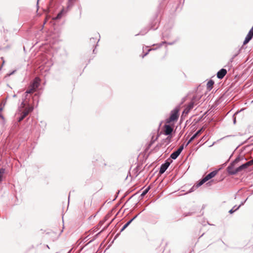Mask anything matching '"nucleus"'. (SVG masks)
Here are the masks:
<instances>
[{"label":"nucleus","mask_w":253,"mask_h":253,"mask_svg":"<svg viewBox=\"0 0 253 253\" xmlns=\"http://www.w3.org/2000/svg\"><path fill=\"white\" fill-rule=\"evenodd\" d=\"M193 138L191 137L190 138V139L188 140V141L187 142H188V144H190L193 140Z\"/></svg>","instance_id":"nucleus-29"},{"label":"nucleus","mask_w":253,"mask_h":253,"mask_svg":"<svg viewBox=\"0 0 253 253\" xmlns=\"http://www.w3.org/2000/svg\"><path fill=\"white\" fill-rule=\"evenodd\" d=\"M151 50H152V49H151V48H150V49H148V51H147L146 53H145L143 55H142V58H144L145 56H146V55L148 54V52H149L150 51H151Z\"/></svg>","instance_id":"nucleus-26"},{"label":"nucleus","mask_w":253,"mask_h":253,"mask_svg":"<svg viewBox=\"0 0 253 253\" xmlns=\"http://www.w3.org/2000/svg\"><path fill=\"white\" fill-rule=\"evenodd\" d=\"M148 32V30H146L145 32L143 33L142 32H141L139 34L140 35H144L145 34H146L147 32Z\"/></svg>","instance_id":"nucleus-30"},{"label":"nucleus","mask_w":253,"mask_h":253,"mask_svg":"<svg viewBox=\"0 0 253 253\" xmlns=\"http://www.w3.org/2000/svg\"><path fill=\"white\" fill-rule=\"evenodd\" d=\"M178 112L179 109L177 107L172 110L171 111L169 118L167 120V123H170L171 122L177 121L179 116Z\"/></svg>","instance_id":"nucleus-1"},{"label":"nucleus","mask_w":253,"mask_h":253,"mask_svg":"<svg viewBox=\"0 0 253 253\" xmlns=\"http://www.w3.org/2000/svg\"><path fill=\"white\" fill-rule=\"evenodd\" d=\"M33 110V107L32 106H29L25 108L24 111L22 112L21 116L25 118L28 114Z\"/></svg>","instance_id":"nucleus-7"},{"label":"nucleus","mask_w":253,"mask_h":253,"mask_svg":"<svg viewBox=\"0 0 253 253\" xmlns=\"http://www.w3.org/2000/svg\"><path fill=\"white\" fill-rule=\"evenodd\" d=\"M189 144H188V142L186 143V146H187V145H188Z\"/></svg>","instance_id":"nucleus-36"},{"label":"nucleus","mask_w":253,"mask_h":253,"mask_svg":"<svg viewBox=\"0 0 253 253\" xmlns=\"http://www.w3.org/2000/svg\"><path fill=\"white\" fill-rule=\"evenodd\" d=\"M253 38L250 35H249L248 34H247V36L245 38V41L243 42V44L245 45L247 43H248L250 40Z\"/></svg>","instance_id":"nucleus-15"},{"label":"nucleus","mask_w":253,"mask_h":253,"mask_svg":"<svg viewBox=\"0 0 253 253\" xmlns=\"http://www.w3.org/2000/svg\"><path fill=\"white\" fill-rule=\"evenodd\" d=\"M90 42H92V41H94V38H91V39H90Z\"/></svg>","instance_id":"nucleus-35"},{"label":"nucleus","mask_w":253,"mask_h":253,"mask_svg":"<svg viewBox=\"0 0 253 253\" xmlns=\"http://www.w3.org/2000/svg\"><path fill=\"white\" fill-rule=\"evenodd\" d=\"M36 89L32 87V86H30V88L28 89L25 92V95L22 98V102H21V104L20 105V107L24 108L26 106V103H25V99L26 98L27 95L28 94H30L33 92H34Z\"/></svg>","instance_id":"nucleus-4"},{"label":"nucleus","mask_w":253,"mask_h":253,"mask_svg":"<svg viewBox=\"0 0 253 253\" xmlns=\"http://www.w3.org/2000/svg\"><path fill=\"white\" fill-rule=\"evenodd\" d=\"M24 119V118L23 117H22V116H21L18 119V121L19 122H21V121H22L23 119Z\"/></svg>","instance_id":"nucleus-27"},{"label":"nucleus","mask_w":253,"mask_h":253,"mask_svg":"<svg viewBox=\"0 0 253 253\" xmlns=\"http://www.w3.org/2000/svg\"><path fill=\"white\" fill-rule=\"evenodd\" d=\"M233 122H234V124H236V118L235 117H234V119H233Z\"/></svg>","instance_id":"nucleus-34"},{"label":"nucleus","mask_w":253,"mask_h":253,"mask_svg":"<svg viewBox=\"0 0 253 253\" xmlns=\"http://www.w3.org/2000/svg\"><path fill=\"white\" fill-rule=\"evenodd\" d=\"M249 166L248 165L247 162L244 164L242 165L239 166L237 168H236V171L234 172V173H237L239 172L247 169Z\"/></svg>","instance_id":"nucleus-12"},{"label":"nucleus","mask_w":253,"mask_h":253,"mask_svg":"<svg viewBox=\"0 0 253 253\" xmlns=\"http://www.w3.org/2000/svg\"><path fill=\"white\" fill-rule=\"evenodd\" d=\"M242 47L241 48H240L238 50V51H237L235 54H234L233 55L232 57L231 58V59H230V61L231 62H232L233 61L234 59V58H235V57H236V56H237V55L240 53V51H241V49H242Z\"/></svg>","instance_id":"nucleus-19"},{"label":"nucleus","mask_w":253,"mask_h":253,"mask_svg":"<svg viewBox=\"0 0 253 253\" xmlns=\"http://www.w3.org/2000/svg\"><path fill=\"white\" fill-rule=\"evenodd\" d=\"M138 214L137 215H136L135 216H134L132 219H131L130 220H132V221L135 219L136 218V217L137 216Z\"/></svg>","instance_id":"nucleus-32"},{"label":"nucleus","mask_w":253,"mask_h":253,"mask_svg":"<svg viewBox=\"0 0 253 253\" xmlns=\"http://www.w3.org/2000/svg\"><path fill=\"white\" fill-rule=\"evenodd\" d=\"M203 130V128H201L199 130H198L192 136V137L194 139L195 138H196L198 135H200V134L202 132Z\"/></svg>","instance_id":"nucleus-18"},{"label":"nucleus","mask_w":253,"mask_h":253,"mask_svg":"<svg viewBox=\"0 0 253 253\" xmlns=\"http://www.w3.org/2000/svg\"><path fill=\"white\" fill-rule=\"evenodd\" d=\"M40 83V80L39 78H36L31 84L30 85L31 86L36 89L39 86Z\"/></svg>","instance_id":"nucleus-10"},{"label":"nucleus","mask_w":253,"mask_h":253,"mask_svg":"<svg viewBox=\"0 0 253 253\" xmlns=\"http://www.w3.org/2000/svg\"><path fill=\"white\" fill-rule=\"evenodd\" d=\"M16 96V95H14L13 97H15Z\"/></svg>","instance_id":"nucleus-38"},{"label":"nucleus","mask_w":253,"mask_h":253,"mask_svg":"<svg viewBox=\"0 0 253 253\" xmlns=\"http://www.w3.org/2000/svg\"><path fill=\"white\" fill-rule=\"evenodd\" d=\"M132 222V220H129L128 222H127L124 225V226L123 227V228H122L121 231H123L124 230H125V229H126L130 224V223Z\"/></svg>","instance_id":"nucleus-20"},{"label":"nucleus","mask_w":253,"mask_h":253,"mask_svg":"<svg viewBox=\"0 0 253 253\" xmlns=\"http://www.w3.org/2000/svg\"><path fill=\"white\" fill-rule=\"evenodd\" d=\"M183 149H184V145H181L176 151L172 152L171 154L170 157L173 160L176 159L178 157V156L180 155V154L181 153L182 151L183 150Z\"/></svg>","instance_id":"nucleus-5"},{"label":"nucleus","mask_w":253,"mask_h":253,"mask_svg":"<svg viewBox=\"0 0 253 253\" xmlns=\"http://www.w3.org/2000/svg\"><path fill=\"white\" fill-rule=\"evenodd\" d=\"M33 110V107L32 106H29L25 108L24 111L22 112L21 116L25 118L28 114Z\"/></svg>","instance_id":"nucleus-8"},{"label":"nucleus","mask_w":253,"mask_h":253,"mask_svg":"<svg viewBox=\"0 0 253 253\" xmlns=\"http://www.w3.org/2000/svg\"><path fill=\"white\" fill-rule=\"evenodd\" d=\"M194 107V103L190 102L183 111V113L188 114L189 111Z\"/></svg>","instance_id":"nucleus-13"},{"label":"nucleus","mask_w":253,"mask_h":253,"mask_svg":"<svg viewBox=\"0 0 253 253\" xmlns=\"http://www.w3.org/2000/svg\"><path fill=\"white\" fill-rule=\"evenodd\" d=\"M170 163L168 161H166L165 163L163 164L160 167L159 173L160 174L164 173L167 169L168 168L169 166L170 165Z\"/></svg>","instance_id":"nucleus-6"},{"label":"nucleus","mask_w":253,"mask_h":253,"mask_svg":"<svg viewBox=\"0 0 253 253\" xmlns=\"http://www.w3.org/2000/svg\"><path fill=\"white\" fill-rule=\"evenodd\" d=\"M248 34L250 35L252 37H253V31L250 30L248 33Z\"/></svg>","instance_id":"nucleus-25"},{"label":"nucleus","mask_w":253,"mask_h":253,"mask_svg":"<svg viewBox=\"0 0 253 253\" xmlns=\"http://www.w3.org/2000/svg\"><path fill=\"white\" fill-rule=\"evenodd\" d=\"M193 138L191 137L190 138V139L188 140V141L187 142H188V144H190L193 140Z\"/></svg>","instance_id":"nucleus-28"},{"label":"nucleus","mask_w":253,"mask_h":253,"mask_svg":"<svg viewBox=\"0 0 253 253\" xmlns=\"http://www.w3.org/2000/svg\"><path fill=\"white\" fill-rule=\"evenodd\" d=\"M247 163L249 166L253 165V159L250 160V161L248 162Z\"/></svg>","instance_id":"nucleus-24"},{"label":"nucleus","mask_w":253,"mask_h":253,"mask_svg":"<svg viewBox=\"0 0 253 253\" xmlns=\"http://www.w3.org/2000/svg\"><path fill=\"white\" fill-rule=\"evenodd\" d=\"M218 171L217 170H213L212 172L209 173L208 175H207L204 178L202 179L199 183L197 184V187H199L203 185L204 183H205L208 180H210V179L212 178L214 176H215L216 174L217 173Z\"/></svg>","instance_id":"nucleus-2"},{"label":"nucleus","mask_w":253,"mask_h":253,"mask_svg":"<svg viewBox=\"0 0 253 253\" xmlns=\"http://www.w3.org/2000/svg\"><path fill=\"white\" fill-rule=\"evenodd\" d=\"M251 30H252V31H253V26L252 27V28L251 29Z\"/></svg>","instance_id":"nucleus-37"},{"label":"nucleus","mask_w":253,"mask_h":253,"mask_svg":"<svg viewBox=\"0 0 253 253\" xmlns=\"http://www.w3.org/2000/svg\"><path fill=\"white\" fill-rule=\"evenodd\" d=\"M5 169L3 168L0 169V182L2 180V175L4 173Z\"/></svg>","instance_id":"nucleus-21"},{"label":"nucleus","mask_w":253,"mask_h":253,"mask_svg":"<svg viewBox=\"0 0 253 253\" xmlns=\"http://www.w3.org/2000/svg\"><path fill=\"white\" fill-rule=\"evenodd\" d=\"M150 189V187H147L142 193V194H141V196L142 197H143L144 196H145L147 193L149 191Z\"/></svg>","instance_id":"nucleus-23"},{"label":"nucleus","mask_w":253,"mask_h":253,"mask_svg":"<svg viewBox=\"0 0 253 253\" xmlns=\"http://www.w3.org/2000/svg\"><path fill=\"white\" fill-rule=\"evenodd\" d=\"M165 134L167 135H170L173 130L172 128L168 125H165Z\"/></svg>","instance_id":"nucleus-11"},{"label":"nucleus","mask_w":253,"mask_h":253,"mask_svg":"<svg viewBox=\"0 0 253 253\" xmlns=\"http://www.w3.org/2000/svg\"><path fill=\"white\" fill-rule=\"evenodd\" d=\"M239 159L236 158L232 163H231L227 168V170L228 173L230 175H235L237 173H234L236 171V168H234L235 164L239 162Z\"/></svg>","instance_id":"nucleus-3"},{"label":"nucleus","mask_w":253,"mask_h":253,"mask_svg":"<svg viewBox=\"0 0 253 253\" xmlns=\"http://www.w3.org/2000/svg\"><path fill=\"white\" fill-rule=\"evenodd\" d=\"M15 72V71H13V72H12L11 73H9V74H7V76H11V75H12L13 74H14V73Z\"/></svg>","instance_id":"nucleus-31"},{"label":"nucleus","mask_w":253,"mask_h":253,"mask_svg":"<svg viewBox=\"0 0 253 253\" xmlns=\"http://www.w3.org/2000/svg\"><path fill=\"white\" fill-rule=\"evenodd\" d=\"M243 205V203H242L241 204H240L238 207H236V206H234L232 209H231L229 211V212L230 213V214H232L233 213H234L236 211H237V210H238L239 209V208L241 207V205Z\"/></svg>","instance_id":"nucleus-16"},{"label":"nucleus","mask_w":253,"mask_h":253,"mask_svg":"<svg viewBox=\"0 0 253 253\" xmlns=\"http://www.w3.org/2000/svg\"><path fill=\"white\" fill-rule=\"evenodd\" d=\"M175 42H162L160 45H159V47H161V46H162V45H163L164 44H169V45H172L173 44H174L175 43Z\"/></svg>","instance_id":"nucleus-22"},{"label":"nucleus","mask_w":253,"mask_h":253,"mask_svg":"<svg viewBox=\"0 0 253 253\" xmlns=\"http://www.w3.org/2000/svg\"><path fill=\"white\" fill-rule=\"evenodd\" d=\"M213 84L214 82L212 80H210V81H209L207 84L208 89L210 90L211 89Z\"/></svg>","instance_id":"nucleus-17"},{"label":"nucleus","mask_w":253,"mask_h":253,"mask_svg":"<svg viewBox=\"0 0 253 253\" xmlns=\"http://www.w3.org/2000/svg\"><path fill=\"white\" fill-rule=\"evenodd\" d=\"M138 214L137 215H136L135 216H134L132 219H131L130 220H132V221L135 219L136 218V217L137 216Z\"/></svg>","instance_id":"nucleus-33"},{"label":"nucleus","mask_w":253,"mask_h":253,"mask_svg":"<svg viewBox=\"0 0 253 253\" xmlns=\"http://www.w3.org/2000/svg\"><path fill=\"white\" fill-rule=\"evenodd\" d=\"M67 12V11H66L64 9H63L56 16V17L54 18V19H59L61 18L62 16Z\"/></svg>","instance_id":"nucleus-14"},{"label":"nucleus","mask_w":253,"mask_h":253,"mask_svg":"<svg viewBox=\"0 0 253 253\" xmlns=\"http://www.w3.org/2000/svg\"><path fill=\"white\" fill-rule=\"evenodd\" d=\"M227 73V71L225 69H221L217 73V77L219 79H222Z\"/></svg>","instance_id":"nucleus-9"}]
</instances>
